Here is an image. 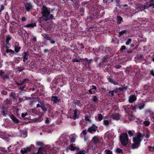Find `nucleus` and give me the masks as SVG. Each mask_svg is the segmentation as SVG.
Wrapping results in <instances>:
<instances>
[{
  "label": "nucleus",
  "instance_id": "f257e3e1",
  "mask_svg": "<svg viewBox=\"0 0 154 154\" xmlns=\"http://www.w3.org/2000/svg\"><path fill=\"white\" fill-rule=\"evenodd\" d=\"M142 136L140 132H137L135 136L133 138V143L131 145V147L133 149L137 148L139 146L142 140Z\"/></svg>",
  "mask_w": 154,
  "mask_h": 154
},
{
  "label": "nucleus",
  "instance_id": "f03ea898",
  "mask_svg": "<svg viewBox=\"0 0 154 154\" xmlns=\"http://www.w3.org/2000/svg\"><path fill=\"white\" fill-rule=\"evenodd\" d=\"M41 13L44 17V19L45 21L52 19L54 17L53 15L50 14V8L45 6H42L41 8Z\"/></svg>",
  "mask_w": 154,
  "mask_h": 154
},
{
  "label": "nucleus",
  "instance_id": "7ed1b4c3",
  "mask_svg": "<svg viewBox=\"0 0 154 154\" xmlns=\"http://www.w3.org/2000/svg\"><path fill=\"white\" fill-rule=\"evenodd\" d=\"M120 139L122 145H126L128 142V134L125 133L121 134L120 136Z\"/></svg>",
  "mask_w": 154,
  "mask_h": 154
},
{
  "label": "nucleus",
  "instance_id": "20e7f679",
  "mask_svg": "<svg viewBox=\"0 0 154 154\" xmlns=\"http://www.w3.org/2000/svg\"><path fill=\"white\" fill-rule=\"evenodd\" d=\"M29 82V80L28 79H24L23 82H20L19 83H17L18 85V88L23 90L24 88L26 86V84L28 83Z\"/></svg>",
  "mask_w": 154,
  "mask_h": 154
},
{
  "label": "nucleus",
  "instance_id": "39448f33",
  "mask_svg": "<svg viewBox=\"0 0 154 154\" xmlns=\"http://www.w3.org/2000/svg\"><path fill=\"white\" fill-rule=\"evenodd\" d=\"M50 146H48L41 147L39 149L37 154H46Z\"/></svg>",
  "mask_w": 154,
  "mask_h": 154
},
{
  "label": "nucleus",
  "instance_id": "423d86ee",
  "mask_svg": "<svg viewBox=\"0 0 154 154\" xmlns=\"http://www.w3.org/2000/svg\"><path fill=\"white\" fill-rule=\"evenodd\" d=\"M88 132L91 134H94L97 131H98V127L93 124L88 129Z\"/></svg>",
  "mask_w": 154,
  "mask_h": 154
},
{
  "label": "nucleus",
  "instance_id": "0eeeda50",
  "mask_svg": "<svg viewBox=\"0 0 154 154\" xmlns=\"http://www.w3.org/2000/svg\"><path fill=\"white\" fill-rule=\"evenodd\" d=\"M24 4L27 11H29L32 9V6L30 3L27 2L24 3Z\"/></svg>",
  "mask_w": 154,
  "mask_h": 154
},
{
  "label": "nucleus",
  "instance_id": "6e6552de",
  "mask_svg": "<svg viewBox=\"0 0 154 154\" xmlns=\"http://www.w3.org/2000/svg\"><path fill=\"white\" fill-rule=\"evenodd\" d=\"M30 151V147L24 148L21 150V152L23 154L29 152Z\"/></svg>",
  "mask_w": 154,
  "mask_h": 154
},
{
  "label": "nucleus",
  "instance_id": "1a4fd4ad",
  "mask_svg": "<svg viewBox=\"0 0 154 154\" xmlns=\"http://www.w3.org/2000/svg\"><path fill=\"white\" fill-rule=\"evenodd\" d=\"M79 112V110L77 109H75L74 111V116L72 117L74 120L78 119L79 118V115L77 114V113Z\"/></svg>",
  "mask_w": 154,
  "mask_h": 154
},
{
  "label": "nucleus",
  "instance_id": "9d476101",
  "mask_svg": "<svg viewBox=\"0 0 154 154\" xmlns=\"http://www.w3.org/2000/svg\"><path fill=\"white\" fill-rule=\"evenodd\" d=\"M136 96L134 95H132L130 96L129 99V102L131 103H133L134 101L136 100Z\"/></svg>",
  "mask_w": 154,
  "mask_h": 154
},
{
  "label": "nucleus",
  "instance_id": "9b49d317",
  "mask_svg": "<svg viewBox=\"0 0 154 154\" xmlns=\"http://www.w3.org/2000/svg\"><path fill=\"white\" fill-rule=\"evenodd\" d=\"M51 100L54 103H57L60 100V99L58 98L56 96H52L51 97Z\"/></svg>",
  "mask_w": 154,
  "mask_h": 154
},
{
  "label": "nucleus",
  "instance_id": "f8f14e48",
  "mask_svg": "<svg viewBox=\"0 0 154 154\" xmlns=\"http://www.w3.org/2000/svg\"><path fill=\"white\" fill-rule=\"evenodd\" d=\"M92 141L94 143H93L95 144L98 143L99 140L97 136H95L94 137L92 138Z\"/></svg>",
  "mask_w": 154,
  "mask_h": 154
},
{
  "label": "nucleus",
  "instance_id": "ddd939ff",
  "mask_svg": "<svg viewBox=\"0 0 154 154\" xmlns=\"http://www.w3.org/2000/svg\"><path fill=\"white\" fill-rule=\"evenodd\" d=\"M112 118L113 119L118 120L119 119V116L118 114H114L112 115Z\"/></svg>",
  "mask_w": 154,
  "mask_h": 154
},
{
  "label": "nucleus",
  "instance_id": "4468645a",
  "mask_svg": "<svg viewBox=\"0 0 154 154\" xmlns=\"http://www.w3.org/2000/svg\"><path fill=\"white\" fill-rule=\"evenodd\" d=\"M110 122L106 119H104L103 121V125L106 126H107L110 125Z\"/></svg>",
  "mask_w": 154,
  "mask_h": 154
},
{
  "label": "nucleus",
  "instance_id": "2eb2a0df",
  "mask_svg": "<svg viewBox=\"0 0 154 154\" xmlns=\"http://www.w3.org/2000/svg\"><path fill=\"white\" fill-rule=\"evenodd\" d=\"M36 26V23H32L29 24H27L25 25L24 27H32L33 28L34 26Z\"/></svg>",
  "mask_w": 154,
  "mask_h": 154
},
{
  "label": "nucleus",
  "instance_id": "dca6fc26",
  "mask_svg": "<svg viewBox=\"0 0 154 154\" xmlns=\"http://www.w3.org/2000/svg\"><path fill=\"white\" fill-rule=\"evenodd\" d=\"M69 149L72 151H74L75 149H79V148L73 146V144H71L68 147Z\"/></svg>",
  "mask_w": 154,
  "mask_h": 154
},
{
  "label": "nucleus",
  "instance_id": "f3484780",
  "mask_svg": "<svg viewBox=\"0 0 154 154\" xmlns=\"http://www.w3.org/2000/svg\"><path fill=\"white\" fill-rule=\"evenodd\" d=\"M144 106L145 104L143 103H142L138 104L136 107L140 110L144 108Z\"/></svg>",
  "mask_w": 154,
  "mask_h": 154
},
{
  "label": "nucleus",
  "instance_id": "a211bd4d",
  "mask_svg": "<svg viewBox=\"0 0 154 154\" xmlns=\"http://www.w3.org/2000/svg\"><path fill=\"white\" fill-rule=\"evenodd\" d=\"M82 60V59L80 57H76V58L72 59V61L74 62H80Z\"/></svg>",
  "mask_w": 154,
  "mask_h": 154
},
{
  "label": "nucleus",
  "instance_id": "6ab92c4d",
  "mask_svg": "<svg viewBox=\"0 0 154 154\" xmlns=\"http://www.w3.org/2000/svg\"><path fill=\"white\" fill-rule=\"evenodd\" d=\"M96 147V144L91 143L89 146H88V149H92V150H94Z\"/></svg>",
  "mask_w": 154,
  "mask_h": 154
},
{
  "label": "nucleus",
  "instance_id": "aec40b11",
  "mask_svg": "<svg viewBox=\"0 0 154 154\" xmlns=\"http://www.w3.org/2000/svg\"><path fill=\"white\" fill-rule=\"evenodd\" d=\"M154 0H151L149 2V4L148 6H147V8H148L149 7H152V8H154V3L153 2Z\"/></svg>",
  "mask_w": 154,
  "mask_h": 154
},
{
  "label": "nucleus",
  "instance_id": "412c9836",
  "mask_svg": "<svg viewBox=\"0 0 154 154\" xmlns=\"http://www.w3.org/2000/svg\"><path fill=\"white\" fill-rule=\"evenodd\" d=\"M11 118L14 122L15 123H18V120L17 119L16 117L13 115H12L11 116Z\"/></svg>",
  "mask_w": 154,
  "mask_h": 154
},
{
  "label": "nucleus",
  "instance_id": "4be33fe9",
  "mask_svg": "<svg viewBox=\"0 0 154 154\" xmlns=\"http://www.w3.org/2000/svg\"><path fill=\"white\" fill-rule=\"evenodd\" d=\"M25 55L23 57V61L25 62L28 59V54L27 53L25 52Z\"/></svg>",
  "mask_w": 154,
  "mask_h": 154
},
{
  "label": "nucleus",
  "instance_id": "5701e85b",
  "mask_svg": "<svg viewBox=\"0 0 154 154\" xmlns=\"http://www.w3.org/2000/svg\"><path fill=\"white\" fill-rule=\"evenodd\" d=\"M71 142L74 143L75 142V137L73 135H71L70 136Z\"/></svg>",
  "mask_w": 154,
  "mask_h": 154
},
{
  "label": "nucleus",
  "instance_id": "b1692460",
  "mask_svg": "<svg viewBox=\"0 0 154 154\" xmlns=\"http://www.w3.org/2000/svg\"><path fill=\"white\" fill-rule=\"evenodd\" d=\"M93 101L95 103H97L98 102L99 100L96 96H93Z\"/></svg>",
  "mask_w": 154,
  "mask_h": 154
},
{
  "label": "nucleus",
  "instance_id": "393cba45",
  "mask_svg": "<svg viewBox=\"0 0 154 154\" xmlns=\"http://www.w3.org/2000/svg\"><path fill=\"white\" fill-rule=\"evenodd\" d=\"M122 18L120 16H118L117 17V20L118 23L119 24L121 23L122 21Z\"/></svg>",
  "mask_w": 154,
  "mask_h": 154
},
{
  "label": "nucleus",
  "instance_id": "a878e982",
  "mask_svg": "<svg viewBox=\"0 0 154 154\" xmlns=\"http://www.w3.org/2000/svg\"><path fill=\"white\" fill-rule=\"evenodd\" d=\"M85 120L86 121L88 122H91V121L90 119V118L88 115H86L85 117Z\"/></svg>",
  "mask_w": 154,
  "mask_h": 154
},
{
  "label": "nucleus",
  "instance_id": "bb28decb",
  "mask_svg": "<svg viewBox=\"0 0 154 154\" xmlns=\"http://www.w3.org/2000/svg\"><path fill=\"white\" fill-rule=\"evenodd\" d=\"M103 116L101 114H99L97 115V119L99 121H101L102 120Z\"/></svg>",
  "mask_w": 154,
  "mask_h": 154
},
{
  "label": "nucleus",
  "instance_id": "cd10ccee",
  "mask_svg": "<svg viewBox=\"0 0 154 154\" xmlns=\"http://www.w3.org/2000/svg\"><path fill=\"white\" fill-rule=\"evenodd\" d=\"M6 52L7 53H11L12 54H14V51L11 49H6Z\"/></svg>",
  "mask_w": 154,
  "mask_h": 154
},
{
  "label": "nucleus",
  "instance_id": "c85d7f7f",
  "mask_svg": "<svg viewBox=\"0 0 154 154\" xmlns=\"http://www.w3.org/2000/svg\"><path fill=\"white\" fill-rule=\"evenodd\" d=\"M2 112L3 116H6L7 113V111L6 110L3 109L2 111Z\"/></svg>",
  "mask_w": 154,
  "mask_h": 154
},
{
  "label": "nucleus",
  "instance_id": "c756f323",
  "mask_svg": "<svg viewBox=\"0 0 154 154\" xmlns=\"http://www.w3.org/2000/svg\"><path fill=\"white\" fill-rule=\"evenodd\" d=\"M11 39V37L9 35H8L6 39V42L7 44H8L9 41Z\"/></svg>",
  "mask_w": 154,
  "mask_h": 154
},
{
  "label": "nucleus",
  "instance_id": "7c9ffc66",
  "mask_svg": "<svg viewBox=\"0 0 154 154\" xmlns=\"http://www.w3.org/2000/svg\"><path fill=\"white\" fill-rule=\"evenodd\" d=\"M143 124L145 126H148L150 125V123L149 121H145L143 122Z\"/></svg>",
  "mask_w": 154,
  "mask_h": 154
},
{
  "label": "nucleus",
  "instance_id": "2f4dec72",
  "mask_svg": "<svg viewBox=\"0 0 154 154\" xmlns=\"http://www.w3.org/2000/svg\"><path fill=\"white\" fill-rule=\"evenodd\" d=\"M20 49V47L17 46H15V51L16 52H18Z\"/></svg>",
  "mask_w": 154,
  "mask_h": 154
},
{
  "label": "nucleus",
  "instance_id": "473e14b6",
  "mask_svg": "<svg viewBox=\"0 0 154 154\" xmlns=\"http://www.w3.org/2000/svg\"><path fill=\"white\" fill-rule=\"evenodd\" d=\"M10 96L13 99L15 98V94L14 92H11L10 94Z\"/></svg>",
  "mask_w": 154,
  "mask_h": 154
},
{
  "label": "nucleus",
  "instance_id": "72a5a7b5",
  "mask_svg": "<svg viewBox=\"0 0 154 154\" xmlns=\"http://www.w3.org/2000/svg\"><path fill=\"white\" fill-rule=\"evenodd\" d=\"M139 8H140V11H142L146 9V7L143 5H141L140 7H139Z\"/></svg>",
  "mask_w": 154,
  "mask_h": 154
},
{
  "label": "nucleus",
  "instance_id": "f704fd0d",
  "mask_svg": "<svg viewBox=\"0 0 154 154\" xmlns=\"http://www.w3.org/2000/svg\"><path fill=\"white\" fill-rule=\"evenodd\" d=\"M86 152L85 150H81L77 152L76 154H85Z\"/></svg>",
  "mask_w": 154,
  "mask_h": 154
},
{
  "label": "nucleus",
  "instance_id": "c9c22d12",
  "mask_svg": "<svg viewBox=\"0 0 154 154\" xmlns=\"http://www.w3.org/2000/svg\"><path fill=\"white\" fill-rule=\"evenodd\" d=\"M105 152L106 154H113L112 151L110 150H106Z\"/></svg>",
  "mask_w": 154,
  "mask_h": 154
},
{
  "label": "nucleus",
  "instance_id": "e433bc0d",
  "mask_svg": "<svg viewBox=\"0 0 154 154\" xmlns=\"http://www.w3.org/2000/svg\"><path fill=\"white\" fill-rule=\"evenodd\" d=\"M122 150L119 148H117L116 149V152L118 153H121L122 152Z\"/></svg>",
  "mask_w": 154,
  "mask_h": 154
},
{
  "label": "nucleus",
  "instance_id": "4c0bfd02",
  "mask_svg": "<svg viewBox=\"0 0 154 154\" xmlns=\"http://www.w3.org/2000/svg\"><path fill=\"white\" fill-rule=\"evenodd\" d=\"M126 32V31L125 30L120 32H119V37H120L123 34L125 33Z\"/></svg>",
  "mask_w": 154,
  "mask_h": 154
},
{
  "label": "nucleus",
  "instance_id": "58836bf2",
  "mask_svg": "<svg viewBox=\"0 0 154 154\" xmlns=\"http://www.w3.org/2000/svg\"><path fill=\"white\" fill-rule=\"evenodd\" d=\"M36 144L37 145L40 146H42L43 145V144L42 142L40 141H38L36 142Z\"/></svg>",
  "mask_w": 154,
  "mask_h": 154
},
{
  "label": "nucleus",
  "instance_id": "ea45409f",
  "mask_svg": "<svg viewBox=\"0 0 154 154\" xmlns=\"http://www.w3.org/2000/svg\"><path fill=\"white\" fill-rule=\"evenodd\" d=\"M131 41V38H128L127 41L126 42L125 44L126 45H128Z\"/></svg>",
  "mask_w": 154,
  "mask_h": 154
},
{
  "label": "nucleus",
  "instance_id": "a19ab883",
  "mask_svg": "<svg viewBox=\"0 0 154 154\" xmlns=\"http://www.w3.org/2000/svg\"><path fill=\"white\" fill-rule=\"evenodd\" d=\"M45 38H46V40H45V41L44 42H44V44H45V45H47L46 44L47 41V40H49L48 39H51V38H50L49 36H46V37H45Z\"/></svg>",
  "mask_w": 154,
  "mask_h": 154
},
{
  "label": "nucleus",
  "instance_id": "79ce46f5",
  "mask_svg": "<svg viewBox=\"0 0 154 154\" xmlns=\"http://www.w3.org/2000/svg\"><path fill=\"white\" fill-rule=\"evenodd\" d=\"M43 105V104L42 103L40 102V104L38 103L36 107H41Z\"/></svg>",
  "mask_w": 154,
  "mask_h": 154
},
{
  "label": "nucleus",
  "instance_id": "37998d69",
  "mask_svg": "<svg viewBox=\"0 0 154 154\" xmlns=\"http://www.w3.org/2000/svg\"><path fill=\"white\" fill-rule=\"evenodd\" d=\"M126 47L125 46H122L120 49V50L121 51H123V50L125 49Z\"/></svg>",
  "mask_w": 154,
  "mask_h": 154
},
{
  "label": "nucleus",
  "instance_id": "c03bdc74",
  "mask_svg": "<svg viewBox=\"0 0 154 154\" xmlns=\"http://www.w3.org/2000/svg\"><path fill=\"white\" fill-rule=\"evenodd\" d=\"M128 133L130 136L131 137L133 135V134L131 130H129L128 131Z\"/></svg>",
  "mask_w": 154,
  "mask_h": 154
},
{
  "label": "nucleus",
  "instance_id": "a18cd8bd",
  "mask_svg": "<svg viewBox=\"0 0 154 154\" xmlns=\"http://www.w3.org/2000/svg\"><path fill=\"white\" fill-rule=\"evenodd\" d=\"M41 108H42V109L43 111H47L46 108L43 105L42 106Z\"/></svg>",
  "mask_w": 154,
  "mask_h": 154
},
{
  "label": "nucleus",
  "instance_id": "49530a36",
  "mask_svg": "<svg viewBox=\"0 0 154 154\" xmlns=\"http://www.w3.org/2000/svg\"><path fill=\"white\" fill-rule=\"evenodd\" d=\"M28 115V113H27V112H26L25 113H22V115H21V116H22V117H23V118H24V117L25 116H26L27 115Z\"/></svg>",
  "mask_w": 154,
  "mask_h": 154
},
{
  "label": "nucleus",
  "instance_id": "de8ad7c7",
  "mask_svg": "<svg viewBox=\"0 0 154 154\" xmlns=\"http://www.w3.org/2000/svg\"><path fill=\"white\" fill-rule=\"evenodd\" d=\"M34 0V2H36L38 6H40L41 5V4H39V1H38V0Z\"/></svg>",
  "mask_w": 154,
  "mask_h": 154
},
{
  "label": "nucleus",
  "instance_id": "09e8293b",
  "mask_svg": "<svg viewBox=\"0 0 154 154\" xmlns=\"http://www.w3.org/2000/svg\"><path fill=\"white\" fill-rule=\"evenodd\" d=\"M8 75H4L3 76V78L4 79H7L8 78Z\"/></svg>",
  "mask_w": 154,
  "mask_h": 154
},
{
  "label": "nucleus",
  "instance_id": "8fccbe9b",
  "mask_svg": "<svg viewBox=\"0 0 154 154\" xmlns=\"http://www.w3.org/2000/svg\"><path fill=\"white\" fill-rule=\"evenodd\" d=\"M82 133L84 135H85L87 134V131L86 130H84L82 132Z\"/></svg>",
  "mask_w": 154,
  "mask_h": 154
},
{
  "label": "nucleus",
  "instance_id": "3c124183",
  "mask_svg": "<svg viewBox=\"0 0 154 154\" xmlns=\"http://www.w3.org/2000/svg\"><path fill=\"white\" fill-rule=\"evenodd\" d=\"M49 39V40L50 41V42H51V43L52 44H55V41H54V40H52L51 39Z\"/></svg>",
  "mask_w": 154,
  "mask_h": 154
},
{
  "label": "nucleus",
  "instance_id": "603ef678",
  "mask_svg": "<svg viewBox=\"0 0 154 154\" xmlns=\"http://www.w3.org/2000/svg\"><path fill=\"white\" fill-rule=\"evenodd\" d=\"M109 94L112 96L114 95V91H110L109 92Z\"/></svg>",
  "mask_w": 154,
  "mask_h": 154
},
{
  "label": "nucleus",
  "instance_id": "864d4df0",
  "mask_svg": "<svg viewBox=\"0 0 154 154\" xmlns=\"http://www.w3.org/2000/svg\"><path fill=\"white\" fill-rule=\"evenodd\" d=\"M1 93L4 95H6L7 94V92L5 91H1Z\"/></svg>",
  "mask_w": 154,
  "mask_h": 154
},
{
  "label": "nucleus",
  "instance_id": "5fc2aeb1",
  "mask_svg": "<svg viewBox=\"0 0 154 154\" xmlns=\"http://www.w3.org/2000/svg\"><path fill=\"white\" fill-rule=\"evenodd\" d=\"M26 18L25 17H23L21 18V20L23 22H24L26 21Z\"/></svg>",
  "mask_w": 154,
  "mask_h": 154
},
{
  "label": "nucleus",
  "instance_id": "6e6d98bb",
  "mask_svg": "<svg viewBox=\"0 0 154 154\" xmlns=\"http://www.w3.org/2000/svg\"><path fill=\"white\" fill-rule=\"evenodd\" d=\"M5 102L7 104H10V101L9 100L7 99L5 101Z\"/></svg>",
  "mask_w": 154,
  "mask_h": 154
},
{
  "label": "nucleus",
  "instance_id": "4d7b16f0",
  "mask_svg": "<svg viewBox=\"0 0 154 154\" xmlns=\"http://www.w3.org/2000/svg\"><path fill=\"white\" fill-rule=\"evenodd\" d=\"M11 147V146H10L8 148V152H11L12 151V150L11 149H10V147Z\"/></svg>",
  "mask_w": 154,
  "mask_h": 154
},
{
  "label": "nucleus",
  "instance_id": "13d9d810",
  "mask_svg": "<svg viewBox=\"0 0 154 154\" xmlns=\"http://www.w3.org/2000/svg\"><path fill=\"white\" fill-rule=\"evenodd\" d=\"M139 11H140V8H139V7L137 8L136 9V12H138Z\"/></svg>",
  "mask_w": 154,
  "mask_h": 154
},
{
  "label": "nucleus",
  "instance_id": "bf43d9fd",
  "mask_svg": "<svg viewBox=\"0 0 154 154\" xmlns=\"http://www.w3.org/2000/svg\"><path fill=\"white\" fill-rule=\"evenodd\" d=\"M1 150L5 152H8L7 150H5L4 148H1Z\"/></svg>",
  "mask_w": 154,
  "mask_h": 154
},
{
  "label": "nucleus",
  "instance_id": "052dcab7",
  "mask_svg": "<svg viewBox=\"0 0 154 154\" xmlns=\"http://www.w3.org/2000/svg\"><path fill=\"white\" fill-rule=\"evenodd\" d=\"M149 2H146V5H144L145 6V7H146V8L147 9V6H148L149 5Z\"/></svg>",
  "mask_w": 154,
  "mask_h": 154
},
{
  "label": "nucleus",
  "instance_id": "680f3d73",
  "mask_svg": "<svg viewBox=\"0 0 154 154\" xmlns=\"http://www.w3.org/2000/svg\"><path fill=\"white\" fill-rule=\"evenodd\" d=\"M121 67V66L119 65H117L116 66V69H120Z\"/></svg>",
  "mask_w": 154,
  "mask_h": 154
},
{
  "label": "nucleus",
  "instance_id": "e2e57ef3",
  "mask_svg": "<svg viewBox=\"0 0 154 154\" xmlns=\"http://www.w3.org/2000/svg\"><path fill=\"white\" fill-rule=\"evenodd\" d=\"M45 123L47 124L49 123L50 121L48 119H47L45 121Z\"/></svg>",
  "mask_w": 154,
  "mask_h": 154
},
{
  "label": "nucleus",
  "instance_id": "0e129e2a",
  "mask_svg": "<svg viewBox=\"0 0 154 154\" xmlns=\"http://www.w3.org/2000/svg\"><path fill=\"white\" fill-rule=\"evenodd\" d=\"M23 69H22L21 68L19 67L18 68V70L20 72H21L23 71Z\"/></svg>",
  "mask_w": 154,
  "mask_h": 154
},
{
  "label": "nucleus",
  "instance_id": "69168bd1",
  "mask_svg": "<svg viewBox=\"0 0 154 154\" xmlns=\"http://www.w3.org/2000/svg\"><path fill=\"white\" fill-rule=\"evenodd\" d=\"M4 9V7L3 5H2L1 6V10H0V11H2Z\"/></svg>",
  "mask_w": 154,
  "mask_h": 154
},
{
  "label": "nucleus",
  "instance_id": "338daca9",
  "mask_svg": "<svg viewBox=\"0 0 154 154\" xmlns=\"http://www.w3.org/2000/svg\"><path fill=\"white\" fill-rule=\"evenodd\" d=\"M150 136L149 135L147 134L146 135H145V137L147 138H148Z\"/></svg>",
  "mask_w": 154,
  "mask_h": 154
},
{
  "label": "nucleus",
  "instance_id": "774afa93",
  "mask_svg": "<svg viewBox=\"0 0 154 154\" xmlns=\"http://www.w3.org/2000/svg\"><path fill=\"white\" fill-rule=\"evenodd\" d=\"M150 72L151 74L154 76V72H153V71L151 70Z\"/></svg>",
  "mask_w": 154,
  "mask_h": 154
}]
</instances>
